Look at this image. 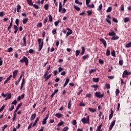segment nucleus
Here are the masks:
<instances>
[{"label": "nucleus", "mask_w": 131, "mask_h": 131, "mask_svg": "<svg viewBox=\"0 0 131 131\" xmlns=\"http://www.w3.org/2000/svg\"><path fill=\"white\" fill-rule=\"evenodd\" d=\"M21 105H22V103H19L17 106L16 107L15 112H17L18 110H19V108L21 107Z\"/></svg>", "instance_id": "obj_23"}, {"label": "nucleus", "mask_w": 131, "mask_h": 131, "mask_svg": "<svg viewBox=\"0 0 131 131\" xmlns=\"http://www.w3.org/2000/svg\"><path fill=\"white\" fill-rule=\"evenodd\" d=\"M79 54H80V51L78 50H76V52H75L76 57H78V56H79Z\"/></svg>", "instance_id": "obj_21"}, {"label": "nucleus", "mask_w": 131, "mask_h": 131, "mask_svg": "<svg viewBox=\"0 0 131 131\" xmlns=\"http://www.w3.org/2000/svg\"><path fill=\"white\" fill-rule=\"evenodd\" d=\"M28 20L29 19L28 18H24L23 19V24H26V23H27V22H28Z\"/></svg>", "instance_id": "obj_24"}, {"label": "nucleus", "mask_w": 131, "mask_h": 131, "mask_svg": "<svg viewBox=\"0 0 131 131\" xmlns=\"http://www.w3.org/2000/svg\"><path fill=\"white\" fill-rule=\"evenodd\" d=\"M64 70L63 68H62L61 67L58 68V72L60 73Z\"/></svg>", "instance_id": "obj_58"}, {"label": "nucleus", "mask_w": 131, "mask_h": 131, "mask_svg": "<svg viewBox=\"0 0 131 131\" xmlns=\"http://www.w3.org/2000/svg\"><path fill=\"white\" fill-rule=\"evenodd\" d=\"M88 58H89V55L82 57V59H83V60H85L86 59H88Z\"/></svg>", "instance_id": "obj_45"}, {"label": "nucleus", "mask_w": 131, "mask_h": 131, "mask_svg": "<svg viewBox=\"0 0 131 131\" xmlns=\"http://www.w3.org/2000/svg\"><path fill=\"white\" fill-rule=\"evenodd\" d=\"M12 51H13V48L12 47H10L7 49V52L8 53H11V52H12Z\"/></svg>", "instance_id": "obj_36"}, {"label": "nucleus", "mask_w": 131, "mask_h": 131, "mask_svg": "<svg viewBox=\"0 0 131 131\" xmlns=\"http://www.w3.org/2000/svg\"><path fill=\"white\" fill-rule=\"evenodd\" d=\"M119 93H120V91H119V89H116V95L117 97H118V96H119Z\"/></svg>", "instance_id": "obj_28"}, {"label": "nucleus", "mask_w": 131, "mask_h": 131, "mask_svg": "<svg viewBox=\"0 0 131 131\" xmlns=\"http://www.w3.org/2000/svg\"><path fill=\"white\" fill-rule=\"evenodd\" d=\"M60 23V20H58V21H56L55 23H54V25L55 26H58V24H59Z\"/></svg>", "instance_id": "obj_47"}, {"label": "nucleus", "mask_w": 131, "mask_h": 131, "mask_svg": "<svg viewBox=\"0 0 131 131\" xmlns=\"http://www.w3.org/2000/svg\"><path fill=\"white\" fill-rule=\"evenodd\" d=\"M33 6L34 8H35V9H36L37 10L39 9V7L38 6H37V5L33 4Z\"/></svg>", "instance_id": "obj_48"}, {"label": "nucleus", "mask_w": 131, "mask_h": 131, "mask_svg": "<svg viewBox=\"0 0 131 131\" xmlns=\"http://www.w3.org/2000/svg\"><path fill=\"white\" fill-rule=\"evenodd\" d=\"M16 10L17 13H19L20 12V10H21V6L20 5L18 4L16 6Z\"/></svg>", "instance_id": "obj_18"}, {"label": "nucleus", "mask_w": 131, "mask_h": 131, "mask_svg": "<svg viewBox=\"0 0 131 131\" xmlns=\"http://www.w3.org/2000/svg\"><path fill=\"white\" fill-rule=\"evenodd\" d=\"M13 78H15L16 76H17V74H18V70H15L13 71Z\"/></svg>", "instance_id": "obj_11"}, {"label": "nucleus", "mask_w": 131, "mask_h": 131, "mask_svg": "<svg viewBox=\"0 0 131 131\" xmlns=\"http://www.w3.org/2000/svg\"><path fill=\"white\" fill-rule=\"evenodd\" d=\"M51 76H52V74H49L48 76H47L46 77H45V81H47L48 80V79H49V78H50V77H51Z\"/></svg>", "instance_id": "obj_30"}, {"label": "nucleus", "mask_w": 131, "mask_h": 131, "mask_svg": "<svg viewBox=\"0 0 131 131\" xmlns=\"http://www.w3.org/2000/svg\"><path fill=\"white\" fill-rule=\"evenodd\" d=\"M81 121L83 123V124H85V123H86L87 124H89V123H90V116H88L86 118H83L81 119Z\"/></svg>", "instance_id": "obj_2"}, {"label": "nucleus", "mask_w": 131, "mask_h": 131, "mask_svg": "<svg viewBox=\"0 0 131 131\" xmlns=\"http://www.w3.org/2000/svg\"><path fill=\"white\" fill-rule=\"evenodd\" d=\"M72 124H73V125H76V121L75 120H73V121H72Z\"/></svg>", "instance_id": "obj_59"}, {"label": "nucleus", "mask_w": 131, "mask_h": 131, "mask_svg": "<svg viewBox=\"0 0 131 131\" xmlns=\"http://www.w3.org/2000/svg\"><path fill=\"white\" fill-rule=\"evenodd\" d=\"M66 13V9L65 8H62V10H61V14H64Z\"/></svg>", "instance_id": "obj_49"}, {"label": "nucleus", "mask_w": 131, "mask_h": 131, "mask_svg": "<svg viewBox=\"0 0 131 131\" xmlns=\"http://www.w3.org/2000/svg\"><path fill=\"white\" fill-rule=\"evenodd\" d=\"M115 34H116V33H115V32H114V31L110 32L108 33V35H110V36H113V37L114 35H115Z\"/></svg>", "instance_id": "obj_26"}, {"label": "nucleus", "mask_w": 131, "mask_h": 131, "mask_svg": "<svg viewBox=\"0 0 131 131\" xmlns=\"http://www.w3.org/2000/svg\"><path fill=\"white\" fill-rule=\"evenodd\" d=\"M11 97L12 95H11V94H7L6 98H5V101H7V100H9V99H11Z\"/></svg>", "instance_id": "obj_20"}, {"label": "nucleus", "mask_w": 131, "mask_h": 131, "mask_svg": "<svg viewBox=\"0 0 131 131\" xmlns=\"http://www.w3.org/2000/svg\"><path fill=\"white\" fill-rule=\"evenodd\" d=\"M94 72H96V70H95V69H91V70L89 71L90 74H92V73H94Z\"/></svg>", "instance_id": "obj_39"}, {"label": "nucleus", "mask_w": 131, "mask_h": 131, "mask_svg": "<svg viewBox=\"0 0 131 131\" xmlns=\"http://www.w3.org/2000/svg\"><path fill=\"white\" fill-rule=\"evenodd\" d=\"M110 84H108V83H106L105 84V89H107L108 90H110Z\"/></svg>", "instance_id": "obj_41"}, {"label": "nucleus", "mask_w": 131, "mask_h": 131, "mask_svg": "<svg viewBox=\"0 0 131 131\" xmlns=\"http://www.w3.org/2000/svg\"><path fill=\"white\" fill-rule=\"evenodd\" d=\"M13 24V18H11V21L10 23L9 26H8L7 29L8 30H10L11 29V28H12V25Z\"/></svg>", "instance_id": "obj_15"}, {"label": "nucleus", "mask_w": 131, "mask_h": 131, "mask_svg": "<svg viewBox=\"0 0 131 131\" xmlns=\"http://www.w3.org/2000/svg\"><path fill=\"white\" fill-rule=\"evenodd\" d=\"M86 1V5L87 6V7H89V6L90 5H89V4H90V3H91V0H85Z\"/></svg>", "instance_id": "obj_43"}, {"label": "nucleus", "mask_w": 131, "mask_h": 131, "mask_svg": "<svg viewBox=\"0 0 131 131\" xmlns=\"http://www.w3.org/2000/svg\"><path fill=\"white\" fill-rule=\"evenodd\" d=\"M100 41H101V42L103 43V45L104 46V48H106V47H107V42H106V41L105 40V39H103V38H101L100 39Z\"/></svg>", "instance_id": "obj_7"}, {"label": "nucleus", "mask_w": 131, "mask_h": 131, "mask_svg": "<svg viewBox=\"0 0 131 131\" xmlns=\"http://www.w3.org/2000/svg\"><path fill=\"white\" fill-rule=\"evenodd\" d=\"M14 105H12L11 106V107L9 108V111H13V110H14Z\"/></svg>", "instance_id": "obj_44"}, {"label": "nucleus", "mask_w": 131, "mask_h": 131, "mask_svg": "<svg viewBox=\"0 0 131 131\" xmlns=\"http://www.w3.org/2000/svg\"><path fill=\"white\" fill-rule=\"evenodd\" d=\"M113 21L115 22V23H118V20L115 17L113 18Z\"/></svg>", "instance_id": "obj_54"}, {"label": "nucleus", "mask_w": 131, "mask_h": 131, "mask_svg": "<svg viewBox=\"0 0 131 131\" xmlns=\"http://www.w3.org/2000/svg\"><path fill=\"white\" fill-rule=\"evenodd\" d=\"M37 27H41L42 24L41 23H38L37 25Z\"/></svg>", "instance_id": "obj_61"}, {"label": "nucleus", "mask_w": 131, "mask_h": 131, "mask_svg": "<svg viewBox=\"0 0 131 131\" xmlns=\"http://www.w3.org/2000/svg\"><path fill=\"white\" fill-rule=\"evenodd\" d=\"M15 24H16L17 26H19V19L18 18L15 20Z\"/></svg>", "instance_id": "obj_55"}, {"label": "nucleus", "mask_w": 131, "mask_h": 131, "mask_svg": "<svg viewBox=\"0 0 131 131\" xmlns=\"http://www.w3.org/2000/svg\"><path fill=\"white\" fill-rule=\"evenodd\" d=\"M67 30H69V31L70 32H67L66 37H67L68 36H69L70 34H72V32H73L72 30H71V29H70V28H67Z\"/></svg>", "instance_id": "obj_6"}, {"label": "nucleus", "mask_w": 131, "mask_h": 131, "mask_svg": "<svg viewBox=\"0 0 131 131\" xmlns=\"http://www.w3.org/2000/svg\"><path fill=\"white\" fill-rule=\"evenodd\" d=\"M99 63L100 64H104V60H103L102 59H99Z\"/></svg>", "instance_id": "obj_63"}, {"label": "nucleus", "mask_w": 131, "mask_h": 131, "mask_svg": "<svg viewBox=\"0 0 131 131\" xmlns=\"http://www.w3.org/2000/svg\"><path fill=\"white\" fill-rule=\"evenodd\" d=\"M131 72L127 71V70L124 71L123 74L122 75L123 78H125V77L128 76V75H130Z\"/></svg>", "instance_id": "obj_3"}, {"label": "nucleus", "mask_w": 131, "mask_h": 131, "mask_svg": "<svg viewBox=\"0 0 131 131\" xmlns=\"http://www.w3.org/2000/svg\"><path fill=\"white\" fill-rule=\"evenodd\" d=\"M7 127H8V125H7V124L4 125V126L2 127V130L3 131L5 130V129H6V128H7Z\"/></svg>", "instance_id": "obj_50"}, {"label": "nucleus", "mask_w": 131, "mask_h": 131, "mask_svg": "<svg viewBox=\"0 0 131 131\" xmlns=\"http://www.w3.org/2000/svg\"><path fill=\"white\" fill-rule=\"evenodd\" d=\"M36 117V114H33L30 118L31 121H32L33 119H34Z\"/></svg>", "instance_id": "obj_16"}, {"label": "nucleus", "mask_w": 131, "mask_h": 131, "mask_svg": "<svg viewBox=\"0 0 131 131\" xmlns=\"http://www.w3.org/2000/svg\"><path fill=\"white\" fill-rule=\"evenodd\" d=\"M115 122H116V120H114L111 124L110 126V128L109 129L110 130H112V128H113V126H114V125H115Z\"/></svg>", "instance_id": "obj_5"}, {"label": "nucleus", "mask_w": 131, "mask_h": 131, "mask_svg": "<svg viewBox=\"0 0 131 131\" xmlns=\"http://www.w3.org/2000/svg\"><path fill=\"white\" fill-rule=\"evenodd\" d=\"M112 55L113 57H116L115 51V50L113 51V52H112Z\"/></svg>", "instance_id": "obj_62"}, {"label": "nucleus", "mask_w": 131, "mask_h": 131, "mask_svg": "<svg viewBox=\"0 0 131 131\" xmlns=\"http://www.w3.org/2000/svg\"><path fill=\"white\" fill-rule=\"evenodd\" d=\"M48 118H49V115H47L46 117L43 119L42 121V124H43V125H45V124H47V120H48Z\"/></svg>", "instance_id": "obj_4"}, {"label": "nucleus", "mask_w": 131, "mask_h": 131, "mask_svg": "<svg viewBox=\"0 0 131 131\" xmlns=\"http://www.w3.org/2000/svg\"><path fill=\"white\" fill-rule=\"evenodd\" d=\"M49 74V73L48 71H46L43 75V78H45V77H47Z\"/></svg>", "instance_id": "obj_52"}, {"label": "nucleus", "mask_w": 131, "mask_h": 131, "mask_svg": "<svg viewBox=\"0 0 131 131\" xmlns=\"http://www.w3.org/2000/svg\"><path fill=\"white\" fill-rule=\"evenodd\" d=\"M49 22H53V17L51 15H49Z\"/></svg>", "instance_id": "obj_37"}, {"label": "nucleus", "mask_w": 131, "mask_h": 131, "mask_svg": "<svg viewBox=\"0 0 131 131\" xmlns=\"http://www.w3.org/2000/svg\"><path fill=\"white\" fill-rule=\"evenodd\" d=\"M56 32H57V28L54 29L52 31V34H53V35H55V34H56Z\"/></svg>", "instance_id": "obj_31"}, {"label": "nucleus", "mask_w": 131, "mask_h": 131, "mask_svg": "<svg viewBox=\"0 0 131 131\" xmlns=\"http://www.w3.org/2000/svg\"><path fill=\"white\" fill-rule=\"evenodd\" d=\"M119 39V37L116 35V34H115V35H114L112 38V40H116L117 39Z\"/></svg>", "instance_id": "obj_13"}, {"label": "nucleus", "mask_w": 131, "mask_h": 131, "mask_svg": "<svg viewBox=\"0 0 131 131\" xmlns=\"http://www.w3.org/2000/svg\"><path fill=\"white\" fill-rule=\"evenodd\" d=\"M68 107L69 109H70L71 107V100H69L68 104Z\"/></svg>", "instance_id": "obj_34"}, {"label": "nucleus", "mask_w": 131, "mask_h": 131, "mask_svg": "<svg viewBox=\"0 0 131 131\" xmlns=\"http://www.w3.org/2000/svg\"><path fill=\"white\" fill-rule=\"evenodd\" d=\"M44 9L45 10H48L49 9V4H46L44 5Z\"/></svg>", "instance_id": "obj_35"}, {"label": "nucleus", "mask_w": 131, "mask_h": 131, "mask_svg": "<svg viewBox=\"0 0 131 131\" xmlns=\"http://www.w3.org/2000/svg\"><path fill=\"white\" fill-rule=\"evenodd\" d=\"M119 64L120 66H122L123 65V60H120Z\"/></svg>", "instance_id": "obj_40"}, {"label": "nucleus", "mask_w": 131, "mask_h": 131, "mask_svg": "<svg viewBox=\"0 0 131 131\" xmlns=\"http://www.w3.org/2000/svg\"><path fill=\"white\" fill-rule=\"evenodd\" d=\"M87 8H89L90 9H91V8H95V6L92 4L91 6L89 5Z\"/></svg>", "instance_id": "obj_60"}, {"label": "nucleus", "mask_w": 131, "mask_h": 131, "mask_svg": "<svg viewBox=\"0 0 131 131\" xmlns=\"http://www.w3.org/2000/svg\"><path fill=\"white\" fill-rule=\"evenodd\" d=\"M53 73H54V76H55V75H57V74H58V70H55L53 71Z\"/></svg>", "instance_id": "obj_57"}, {"label": "nucleus", "mask_w": 131, "mask_h": 131, "mask_svg": "<svg viewBox=\"0 0 131 131\" xmlns=\"http://www.w3.org/2000/svg\"><path fill=\"white\" fill-rule=\"evenodd\" d=\"M81 49H82V52L80 53V56H83L84 52H85V49L83 46H81Z\"/></svg>", "instance_id": "obj_8"}, {"label": "nucleus", "mask_w": 131, "mask_h": 131, "mask_svg": "<svg viewBox=\"0 0 131 131\" xmlns=\"http://www.w3.org/2000/svg\"><path fill=\"white\" fill-rule=\"evenodd\" d=\"M129 21H130V19L129 17H125L124 19V23H126L127 22H129Z\"/></svg>", "instance_id": "obj_19"}, {"label": "nucleus", "mask_w": 131, "mask_h": 131, "mask_svg": "<svg viewBox=\"0 0 131 131\" xmlns=\"http://www.w3.org/2000/svg\"><path fill=\"white\" fill-rule=\"evenodd\" d=\"M87 13H88V16H91V15H92V11L91 10H88L87 11Z\"/></svg>", "instance_id": "obj_56"}, {"label": "nucleus", "mask_w": 131, "mask_h": 131, "mask_svg": "<svg viewBox=\"0 0 131 131\" xmlns=\"http://www.w3.org/2000/svg\"><path fill=\"white\" fill-rule=\"evenodd\" d=\"M69 129V128L68 127H64L62 131H67Z\"/></svg>", "instance_id": "obj_64"}, {"label": "nucleus", "mask_w": 131, "mask_h": 131, "mask_svg": "<svg viewBox=\"0 0 131 131\" xmlns=\"http://www.w3.org/2000/svg\"><path fill=\"white\" fill-rule=\"evenodd\" d=\"M26 39H27V38H26V37L25 35L23 38V40L24 41V43H23V47H26Z\"/></svg>", "instance_id": "obj_9"}, {"label": "nucleus", "mask_w": 131, "mask_h": 131, "mask_svg": "<svg viewBox=\"0 0 131 131\" xmlns=\"http://www.w3.org/2000/svg\"><path fill=\"white\" fill-rule=\"evenodd\" d=\"M62 2H60L59 3V9H58V11L59 12V13H61V12H62Z\"/></svg>", "instance_id": "obj_14"}, {"label": "nucleus", "mask_w": 131, "mask_h": 131, "mask_svg": "<svg viewBox=\"0 0 131 131\" xmlns=\"http://www.w3.org/2000/svg\"><path fill=\"white\" fill-rule=\"evenodd\" d=\"M13 29H14V33L16 34L18 32V27L16 25H14L13 26Z\"/></svg>", "instance_id": "obj_12"}, {"label": "nucleus", "mask_w": 131, "mask_h": 131, "mask_svg": "<svg viewBox=\"0 0 131 131\" xmlns=\"http://www.w3.org/2000/svg\"><path fill=\"white\" fill-rule=\"evenodd\" d=\"M103 97H104V93L101 94V93L99 92V99H100V98H103Z\"/></svg>", "instance_id": "obj_46"}, {"label": "nucleus", "mask_w": 131, "mask_h": 131, "mask_svg": "<svg viewBox=\"0 0 131 131\" xmlns=\"http://www.w3.org/2000/svg\"><path fill=\"white\" fill-rule=\"evenodd\" d=\"M42 47H43V41H42L41 44H39V46H38L39 52H40V51H41V49H42Z\"/></svg>", "instance_id": "obj_10"}, {"label": "nucleus", "mask_w": 131, "mask_h": 131, "mask_svg": "<svg viewBox=\"0 0 131 131\" xmlns=\"http://www.w3.org/2000/svg\"><path fill=\"white\" fill-rule=\"evenodd\" d=\"M63 124H64V122H63V121H61L60 122H59L57 126H61V125H63Z\"/></svg>", "instance_id": "obj_38"}, {"label": "nucleus", "mask_w": 131, "mask_h": 131, "mask_svg": "<svg viewBox=\"0 0 131 131\" xmlns=\"http://www.w3.org/2000/svg\"><path fill=\"white\" fill-rule=\"evenodd\" d=\"M75 4H77V5H80V6H81V5H82V3L79 2V1H78V0H75Z\"/></svg>", "instance_id": "obj_29"}, {"label": "nucleus", "mask_w": 131, "mask_h": 131, "mask_svg": "<svg viewBox=\"0 0 131 131\" xmlns=\"http://www.w3.org/2000/svg\"><path fill=\"white\" fill-rule=\"evenodd\" d=\"M55 116L56 117H57V118H61V117L63 116V115L61 114V113H56Z\"/></svg>", "instance_id": "obj_17"}, {"label": "nucleus", "mask_w": 131, "mask_h": 131, "mask_svg": "<svg viewBox=\"0 0 131 131\" xmlns=\"http://www.w3.org/2000/svg\"><path fill=\"white\" fill-rule=\"evenodd\" d=\"M19 62L20 63H25L26 66H28V62H29V60L26 56H24L23 58L19 60Z\"/></svg>", "instance_id": "obj_1"}, {"label": "nucleus", "mask_w": 131, "mask_h": 131, "mask_svg": "<svg viewBox=\"0 0 131 131\" xmlns=\"http://www.w3.org/2000/svg\"><path fill=\"white\" fill-rule=\"evenodd\" d=\"M131 47V41L125 45V48H130Z\"/></svg>", "instance_id": "obj_42"}, {"label": "nucleus", "mask_w": 131, "mask_h": 131, "mask_svg": "<svg viewBox=\"0 0 131 131\" xmlns=\"http://www.w3.org/2000/svg\"><path fill=\"white\" fill-rule=\"evenodd\" d=\"M89 111H90V112H92V113H94V112H96V111H97L96 109H94L92 108H89Z\"/></svg>", "instance_id": "obj_27"}, {"label": "nucleus", "mask_w": 131, "mask_h": 131, "mask_svg": "<svg viewBox=\"0 0 131 131\" xmlns=\"http://www.w3.org/2000/svg\"><path fill=\"white\" fill-rule=\"evenodd\" d=\"M73 7H74L75 10H76V11H80V8L76 6V5H73Z\"/></svg>", "instance_id": "obj_25"}, {"label": "nucleus", "mask_w": 131, "mask_h": 131, "mask_svg": "<svg viewBox=\"0 0 131 131\" xmlns=\"http://www.w3.org/2000/svg\"><path fill=\"white\" fill-rule=\"evenodd\" d=\"M111 11H112V7H110L108 8V9L106 10V12L107 13H110V12H111Z\"/></svg>", "instance_id": "obj_33"}, {"label": "nucleus", "mask_w": 131, "mask_h": 131, "mask_svg": "<svg viewBox=\"0 0 131 131\" xmlns=\"http://www.w3.org/2000/svg\"><path fill=\"white\" fill-rule=\"evenodd\" d=\"M106 56H110V50L109 49H107L106 53Z\"/></svg>", "instance_id": "obj_51"}, {"label": "nucleus", "mask_w": 131, "mask_h": 131, "mask_svg": "<svg viewBox=\"0 0 131 131\" xmlns=\"http://www.w3.org/2000/svg\"><path fill=\"white\" fill-rule=\"evenodd\" d=\"M93 80L94 81V82H99V78H93Z\"/></svg>", "instance_id": "obj_32"}, {"label": "nucleus", "mask_w": 131, "mask_h": 131, "mask_svg": "<svg viewBox=\"0 0 131 131\" xmlns=\"http://www.w3.org/2000/svg\"><path fill=\"white\" fill-rule=\"evenodd\" d=\"M12 105H15V106H16L17 105V101L16 100H14L12 103Z\"/></svg>", "instance_id": "obj_53"}, {"label": "nucleus", "mask_w": 131, "mask_h": 131, "mask_svg": "<svg viewBox=\"0 0 131 131\" xmlns=\"http://www.w3.org/2000/svg\"><path fill=\"white\" fill-rule=\"evenodd\" d=\"M27 2L29 6H33V3L32 2V0H27Z\"/></svg>", "instance_id": "obj_22"}]
</instances>
